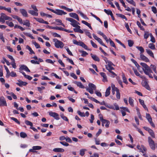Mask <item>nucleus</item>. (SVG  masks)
Here are the masks:
<instances>
[{
	"label": "nucleus",
	"mask_w": 157,
	"mask_h": 157,
	"mask_svg": "<svg viewBox=\"0 0 157 157\" xmlns=\"http://www.w3.org/2000/svg\"><path fill=\"white\" fill-rule=\"evenodd\" d=\"M66 20L71 22V24L74 27L76 28H80V26L78 24H79L78 22L71 18H67Z\"/></svg>",
	"instance_id": "1"
},
{
	"label": "nucleus",
	"mask_w": 157,
	"mask_h": 157,
	"mask_svg": "<svg viewBox=\"0 0 157 157\" xmlns=\"http://www.w3.org/2000/svg\"><path fill=\"white\" fill-rule=\"evenodd\" d=\"M89 88H86V90L91 94L94 93V90H95L96 89V86L94 84L90 83L89 84Z\"/></svg>",
	"instance_id": "2"
},
{
	"label": "nucleus",
	"mask_w": 157,
	"mask_h": 157,
	"mask_svg": "<svg viewBox=\"0 0 157 157\" xmlns=\"http://www.w3.org/2000/svg\"><path fill=\"white\" fill-rule=\"evenodd\" d=\"M148 142L149 145L151 148L154 150L155 149V144L154 141L151 139V137H149L148 138Z\"/></svg>",
	"instance_id": "3"
},
{
	"label": "nucleus",
	"mask_w": 157,
	"mask_h": 157,
	"mask_svg": "<svg viewBox=\"0 0 157 157\" xmlns=\"http://www.w3.org/2000/svg\"><path fill=\"white\" fill-rule=\"evenodd\" d=\"M99 116V118L100 120L104 124H106L105 125V127L106 128H108L109 127V125L110 124V122L107 120L104 119L103 118L102 116L100 114Z\"/></svg>",
	"instance_id": "4"
},
{
	"label": "nucleus",
	"mask_w": 157,
	"mask_h": 157,
	"mask_svg": "<svg viewBox=\"0 0 157 157\" xmlns=\"http://www.w3.org/2000/svg\"><path fill=\"white\" fill-rule=\"evenodd\" d=\"M144 73L146 75L148 76L149 77L151 78H153V77L152 75L151 74V73H153V71L151 69V68L150 67L149 68V69H147L146 70H144L143 71Z\"/></svg>",
	"instance_id": "5"
},
{
	"label": "nucleus",
	"mask_w": 157,
	"mask_h": 157,
	"mask_svg": "<svg viewBox=\"0 0 157 157\" xmlns=\"http://www.w3.org/2000/svg\"><path fill=\"white\" fill-rule=\"evenodd\" d=\"M48 113L50 116L53 117L55 119L57 120L59 119V115L57 113L52 111L49 112Z\"/></svg>",
	"instance_id": "6"
},
{
	"label": "nucleus",
	"mask_w": 157,
	"mask_h": 157,
	"mask_svg": "<svg viewBox=\"0 0 157 157\" xmlns=\"http://www.w3.org/2000/svg\"><path fill=\"white\" fill-rule=\"evenodd\" d=\"M107 63L108 65L106 66V68L107 70H114V68L112 67V66H114V65L112 62L109 61Z\"/></svg>",
	"instance_id": "7"
},
{
	"label": "nucleus",
	"mask_w": 157,
	"mask_h": 157,
	"mask_svg": "<svg viewBox=\"0 0 157 157\" xmlns=\"http://www.w3.org/2000/svg\"><path fill=\"white\" fill-rule=\"evenodd\" d=\"M42 147L40 146H33L32 147V149H30L29 150V151L30 152H34V150H39L41 149Z\"/></svg>",
	"instance_id": "8"
},
{
	"label": "nucleus",
	"mask_w": 157,
	"mask_h": 157,
	"mask_svg": "<svg viewBox=\"0 0 157 157\" xmlns=\"http://www.w3.org/2000/svg\"><path fill=\"white\" fill-rule=\"evenodd\" d=\"M34 19L40 23H44L46 24H49L48 22L44 21L43 19L41 18L34 17Z\"/></svg>",
	"instance_id": "9"
},
{
	"label": "nucleus",
	"mask_w": 157,
	"mask_h": 157,
	"mask_svg": "<svg viewBox=\"0 0 157 157\" xmlns=\"http://www.w3.org/2000/svg\"><path fill=\"white\" fill-rule=\"evenodd\" d=\"M137 148L140 150V151L144 153L143 151H147V149L143 145H141L140 146L139 145L137 146Z\"/></svg>",
	"instance_id": "10"
},
{
	"label": "nucleus",
	"mask_w": 157,
	"mask_h": 157,
	"mask_svg": "<svg viewBox=\"0 0 157 157\" xmlns=\"http://www.w3.org/2000/svg\"><path fill=\"white\" fill-rule=\"evenodd\" d=\"M20 11L23 16L25 17H28L27 12L25 9H21L20 10Z\"/></svg>",
	"instance_id": "11"
},
{
	"label": "nucleus",
	"mask_w": 157,
	"mask_h": 157,
	"mask_svg": "<svg viewBox=\"0 0 157 157\" xmlns=\"http://www.w3.org/2000/svg\"><path fill=\"white\" fill-rule=\"evenodd\" d=\"M18 81L19 82L16 83V84L20 87H22L23 86H26L28 84V83L27 82H24L21 80H18Z\"/></svg>",
	"instance_id": "12"
},
{
	"label": "nucleus",
	"mask_w": 157,
	"mask_h": 157,
	"mask_svg": "<svg viewBox=\"0 0 157 157\" xmlns=\"http://www.w3.org/2000/svg\"><path fill=\"white\" fill-rule=\"evenodd\" d=\"M140 58L141 60H142L146 62H149V60L147 57L145 56L143 54L140 55Z\"/></svg>",
	"instance_id": "13"
},
{
	"label": "nucleus",
	"mask_w": 157,
	"mask_h": 157,
	"mask_svg": "<svg viewBox=\"0 0 157 157\" xmlns=\"http://www.w3.org/2000/svg\"><path fill=\"white\" fill-rule=\"evenodd\" d=\"M19 70H24L27 72H30V70L29 69L27 66L25 65H21L20 67Z\"/></svg>",
	"instance_id": "14"
},
{
	"label": "nucleus",
	"mask_w": 157,
	"mask_h": 157,
	"mask_svg": "<svg viewBox=\"0 0 157 157\" xmlns=\"http://www.w3.org/2000/svg\"><path fill=\"white\" fill-rule=\"evenodd\" d=\"M69 15L71 17L76 19L77 21H79L78 17L76 13H69Z\"/></svg>",
	"instance_id": "15"
},
{
	"label": "nucleus",
	"mask_w": 157,
	"mask_h": 157,
	"mask_svg": "<svg viewBox=\"0 0 157 157\" xmlns=\"http://www.w3.org/2000/svg\"><path fill=\"white\" fill-rule=\"evenodd\" d=\"M142 84L143 86L145 87L147 90H150V87L149 86L147 82L145 80L143 81L142 82Z\"/></svg>",
	"instance_id": "16"
},
{
	"label": "nucleus",
	"mask_w": 157,
	"mask_h": 157,
	"mask_svg": "<svg viewBox=\"0 0 157 157\" xmlns=\"http://www.w3.org/2000/svg\"><path fill=\"white\" fill-rule=\"evenodd\" d=\"M140 64L143 67V71L147 69H149L150 67L148 66L146 63H140Z\"/></svg>",
	"instance_id": "17"
},
{
	"label": "nucleus",
	"mask_w": 157,
	"mask_h": 157,
	"mask_svg": "<svg viewBox=\"0 0 157 157\" xmlns=\"http://www.w3.org/2000/svg\"><path fill=\"white\" fill-rule=\"evenodd\" d=\"M37 12H35L34 10H29L28 11V12L33 16H37L38 15V13Z\"/></svg>",
	"instance_id": "18"
},
{
	"label": "nucleus",
	"mask_w": 157,
	"mask_h": 157,
	"mask_svg": "<svg viewBox=\"0 0 157 157\" xmlns=\"http://www.w3.org/2000/svg\"><path fill=\"white\" fill-rule=\"evenodd\" d=\"M91 55L92 58L94 60L98 62L99 61V58L96 55H93L92 54H91Z\"/></svg>",
	"instance_id": "19"
},
{
	"label": "nucleus",
	"mask_w": 157,
	"mask_h": 157,
	"mask_svg": "<svg viewBox=\"0 0 157 157\" xmlns=\"http://www.w3.org/2000/svg\"><path fill=\"white\" fill-rule=\"evenodd\" d=\"M53 41L55 42V45L57 48H59V40L57 39L54 38L53 39Z\"/></svg>",
	"instance_id": "20"
},
{
	"label": "nucleus",
	"mask_w": 157,
	"mask_h": 157,
	"mask_svg": "<svg viewBox=\"0 0 157 157\" xmlns=\"http://www.w3.org/2000/svg\"><path fill=\"white\" fill-rule=\"evenodd\" d=\"M79 46L82 47L85 49L90 50V49H88L87 46L82 41H80V44H79Z\"/></svg>",
	"instance_id": "21"
},
{
	"label": "nucleus",
	"mask_w": 157,
	"mask_h": 157,
	"mask_svg": "<svg viewBox=\"0 0 157 157\" xmlns=\"http://www.w3.org/2000/svg\"><path fill=\"white\" fill-rule=\"evenodd\" d=\"M111 90L110 86H109L106 90L105 93V96L107 97L109 96L110 94V90Z\"/></svg>",
	"instance_id": "22"
},
{
	"label": "nucleus",
	"mask_w": 157,
	"mask_h": 157,
	"mask_svg": "<svg viewBox=\"0 0 157 157\" xmlns=\"http://www.w3.org/2000/svg\"><path fill=\"white\" fill-rule=\"evenodd\" d=\"M131 60L135 64L136 66L137 67L138 69L139 70H140V66L137 62L133 59H131Z\"/></svg>",
	"instance_id": "23"
},
{
	"label": "nucleus",
	"mask_w": 157,
	"mask_h": 157,
	"mask_svg": "<svg viewBox=\"0 0 157 157\" xmlns=\"http://www.w3.org/2000/svg\"><path fill=\"white\" fill-rule=\"evenodd\" d=\"M100 75L103 78V81L104 82L107 81V78L105 74L103 72L100 73Z\"/></svg>",
	"instance_id": "24"
},
{
	"label": "nucleus",
	"mask_w": 157,
	"mask_h": 157,
	"mask_svg": "<svg viewBox=\"0 0 157 157\" xmlns=\"http://www.w3.org/2000/svg\"><path fill=\"white\" fill-rule=\"evenodd\" d=\"M136 48L140 51V55L142 54L144 51V48L142 47L137 46Z\"/></svg>",
	"instance_id": "25"
},
{
	"label": "nucleus",
	"mask_w": 157,
	"mask_h": 157,
	"mask_svg": "<svg viewBox=\"0 0 157 157\" xmlns=\"http://www.w3.org/2000/svg\"><path fill=\"white\" fill-rule=\"evenodd\" d=\"M0 15L2 20H4V21H5V20H7V18L8 16H6L5 13H1Z\"/></svg>",
	"instance_id": "26"
},
{
	"label": "nucleus",
	"mask_w": 157,
	"mask_h": 157,
	"mask_svg": "<svg viewBox=\"0 0 157 157\" xmlns=\"http://www.w3.org/2000/svg\"><path fill=\"white\" fill-rule=\"evenodd\" d=\"M75 83L78 86H79L81 88H84V86L80 82H76Z\"/></svg>",
	"instance_id": "27"
},
{
	"label": "nucleus",
	"mask_w": 157,
	"mask_h": 157,
	"mask_svg": "<svg viewBox=\"0 0 157 157\" xmlns=\"http://www.w3.org/2000/svg\"><path fill=\"white\" fill-rule=\"evenodd\" d=\"M79 51L82 54L81 56H86L88 54L87 52L84 51L79 50Z\"/></svg>",
	"instance_id": "28"
},
{
	"label": "nucleus",
	"mask_w": 157,
	"mask_h": 157,
	"mask_svg": "<svg viewBox=\"0 0 157 157\" xmlns=\"http://www.w3.org/2000/svg\"><path fill=\"white\" fill-rule=\"evenodd\" d=\"M26 48L30 51V54H35V52L28 45H27L26 46Z\"/></svg>",
	"instance_id": "29"
},
{
	"label": "nucleus",
	"mask_w": 157,
	"mask_h": 157,
	"mask_svg": "<svg viewBox=\"0 0 157 157\" xmlns=\"http://www.w3.org/2000/svg\"><path fill=\"white\" fill-rule=\"evenodd\" d=\"M20 136L21 137L23 138L26 137L27 136V134L24 132H20Z\"/></svg>",
	"instance_id": "30"
},
{
	"label": "nucleus",
	"mask_w": 157,
	"mask_h": 157,
	"mask_svg": "<svg viewBox=\"0 0 157 157\" xmlns=\"http://www.w3.org/2000/svg\"><path fill=\"white\" fill-rule=\"evenodd\" d=\"M133 101V100L131 97H129L128 102L130 105L132 106H134Z\"/></svg>",
	"instance_id": "31"
},
{
	"label": "nucleus",
	"mask_w": 157,
	"mask_h": 157,
	"mask_svg": "<svg viewBox=\"0 0 157 157\" xmlns=\"http://www.w3.org/2000/svg\"><path fill=\"white\" fill-rule=\"evenodd\" d=\"M147 53L151 56L154 57V54L149 49H146Z\"/></svg>",
	"instance_id": "32"
},
{
	"label": "nucleus",
	"mask_w": 157,
	"mask_h": 157,
	"mask_svg": "<svg viewBox=\"0 0 157 157\" xmlns=\"http://www.w3.org/2000/svg\"><path fill=\"white\" fill-rule=\"evenodd\" d=\"M24 25H25L26 26L29 27L30 26V23L29 21L28 20H26L25 22L22 23Z\"/></svg>",
	"instance_id": "33"
},
{
	"label": "nucleus",
	"mask_w": 157,
	"mask_h": 157,
	"mask_svg": "<svg viewBox=\"0 0 157 157\" xmlns=\"http://www.w3.org/2000/svg\"><path fill=\"white\" fill-rule=\"evenodd\" d=\"M10 118L11 120L14 121L16 123H17L19 125L20 124V122L19 121L17 118L13 117H10Z\"/></svg>",
	"instance_id": "34"
},
{
	"label": "nucleus",
	"mask_w": 157,
	"mask_h": 157,
	"mask_svg": "<svg viewBox=\"0 0 157 157\" xmlns=\"http://www.w3.org/2000/svg\"><path fill=\"white\" fill-rule=\"evenodd\" d=\"M116 15L118 17L125 19L126 21L127 20V18H126V17L123 14L117 13L116 14Z\"/></svg>",
	"instance_id": "35"
},
{
	"label": "nucleus",
	"mask_w": 157,
	"mask_h": 157,
	"mask_svg": "<svg viewBox=\"0 0 157 157\" xmlns=\"http://www.w3.org/2000/svg\"><path fill=\"white\" fill-rule=\"evenodd\" d=\"M104 11L106 14L108 15H111L113 14L112 11L110 10H106V9H104Z\"/></svg>",
	"instance_id": "36"
},
{
	"label": "nucleus",
	"mask_w": 157,
	"mask_h": 157,
	"mask_svg": "<svg viewBox=\"0 0 157 157\" xmlns=\"http://www.w3.org/2000/svg\"><path fill=\"white\" fill-rule=\"evenodd\" d=\"M111 86L112 90L115 91L116 92L119 90V89L115 87V85L113 84H112L111 85Z\"/></svg>",
	"instance_id": "37"
},
{
	"label": "nucleus",
	"mask_w": 157,
	"mask_h": 157,
	"mask_svg": "<svg viewBox=\"0 0 157 157\" xmlns=\"http://www.w3.org/2000/svg\"><path fill=\"white\" fill-rule=\"evenodd\" d=\"M109 42L110 45L112 47H114L115 49H116V47L114 43V42L111 40L109 38Z\"/></svg>",
	"instance_id": "38"
},
{
	"label": "nucleus",
	"mask_w": 157,
	"mask_h": 157,
	"mask_svg": "<svg viewBox=\"0 0 157 157\" xmlns=\"http://www.w3.org/2000/svg\"><path fill=\"white\" fill-rule=\"evenodd\" d=\"M24 34L26 36L30 37L32 39H35L34 37L32 35L29 33H24Z\"/></svg>",
	"instance_id": "39"
},
{
	"label": "nucleus",
	"mask_w": 157,
	"mask_h": 157,
	"mask_svg": "<svg viewBox=\"0 0 157 157\" xmlns=\"http://www.w3.org/2000/svg\"><path fill=\"white\" fill-rule=\"evenodd\" d=\"M25 123L26 124V125H29L31 127H32L33 126V124L32 123L28 120L25 121Z\"/></svg>",
	"instance_id": "40"
},
{
	"label": "nucleus",
	"mask_w": 157,
	"mask_h": 157,
	"mask_svg": "<svg viewBox=\"0 0 157 157\" xmlns=\"http://www.w3.org/2000/svg\"><path fill=\"white\" fill-rule=\"evenodd\" d=\"M137 25H138V26H139V27L140 28V29L142 30H144V29L143 27V26H142L140 22L137 21Z\"/></svg>",
	"instance_id": "41"
},
{
	"label": "nucleus",
	"mask_w": 157,
	"mask_h": 157,
	"mask_svg": "<svg viewBox=\"0 0 157 157\" xmlns=\"http://www.w3.org/2000/svg\"><path fill=\"white\" fill-rule=\"evenodd\" d=\"M149 133L150 135L154 138H155V133L153 131L152 129H151L149 132Z\"/></svg>",
	"instance_id": "42"
},
{
	"label": "nucleus",
	"mask_w": 157,
	"mask_h": 157,
	"mask_svg": "<svg viewBox=\"0 0 157 157\" xmlns=\"http://www.w3.org/2000/svg\"><path fill=\"white\" fill-rule=\"evenodd\" d=\"M86 150L85 149H82L80 150V154L82 156H83L85 154V151H86Z\"/></svg>",
	"instance_id": "43"
},
{
	"label": "nucleus",
	"mask_w": 157,
	"mask_h": 157,
	"mask_svg": "<svg viewBox=\"0 0 157 157\" xmlns=\"http://www.w3.org/2000/svg\"><path fill=\"white\" fill-rule=\"evenodd\" d=\"M97 40L103 46H104L105 47H107V46L103 42L102 40H101V39L99 38Z\"/></svg>",
	"instance_id": "44"
},
{
	"label": "nucleus",
	"mask_w": 157,
	"mask_h": 157,
	"mask_svg": "<svg viewBox=\"0 0 157 157\" xmlns=\"http://www.w3.org/2000/svg\"><path fill=\"white\" fill-rule=\"evenodd\" d=\"M147 120L150 123L151 125L154 128L155 127V125L153 123V122L152 121V119L151 118L147 119Z\"/></svg>",
	"instance_id": "45"
},
{
	"label": "nucleus",
	"mask_w": 157,
	"mask_h": 157,
	"mask_svg": "<svg viewBox=\"0 0 157 157\" xmlns=\"http://www.w3.org/2000/svg\"><path fill=\"white\" fill-rule=\"evenodd\" d=\"M33 44H34L36 48H40V45L36 41H33Z\"/></svg>",
	"instance_id": "46"
},
{
	"label": "nucleus",
	"mask_w": 157,
	"mask_h": 157,
	"mask_svg": "<svg viewBox=\"0 0 157 157\" xmlns=\"http://www.w3.org/2000/svg\"><path fill=\"white\" fill-rule=\"evenodd\" d=\"M151 69H153L154 72L156 74L157 73L156 71V67L155 65H151Z\"/></svg>",
	"instance_id": "47"
},
{
	"label": "nucleus",
	"mask_w": 157,
	"mask_h": 157,
	"mask_svg": "<svg viewBox=\"0 0 157 157\" xmlns=\"http://www.w3.org/2000/svg\"><path fill=\"white\" fill-rule=\"evenodd\" d=\"M61 117L64 120H65L66 121H68V119H67V117H66L65 116L64 114H61Z\"/></svg>",
	"instance_id": "48"
},
{
	"label": "nucleus",
	"mask_w": 157,
	"mask_h": 157,
	"mask_svg": "<svg viewBox=\"0 0 157 157\" xmlns=\"http://www.w3.org/2000/svg\"><path fill=\"white\" fill-rule=\"evenodd\" d=\"M78 13H79L81 16H82L85 19H88V18L86 16L84 15L81 12L79 11Z\"/></svg>",
	"instance_id": "49"
},
{
	"label": "nucleus",
	"mask_w": 157,
	"mask_h": 157,
	"mask_svg": "<svg viewBox=\"0 0 157 157\" xmlns=\"http://www.w3.org/2000/svg\"><path fill=\"white\" fill-rule=\"evenodd\" d=\"M122 79L124 82L126 84H128V82L127 81L125 75L124 74L122 75Z\"/></svg>",
	"instance_id": "50"
},
{
	"label": "nucleus",
	"mask_w": 157,
	"mask_h": 157,
	"mask_svg": "<svg viewBox=\"0 0 157 157\" xmlns=\"http://www.w3.org/2000/svg\"><path fill=\"white\" fill-rule=\"evenodd\" d=\"M148 47L152 49H155V45L152 43L150 44H149Z\"/></svg>",
	"instance_id": "51"
},
{
	"label": "nucleus",
	"mask_w": 157,
	"mask_h": 157,
	"mask_svg": "<svg viewBox=\"0 0 157 157\" xmlns=\"http://www.w3.org/2000/svg\"><path fill=\"white\" fill-rule=\"evenodd\" d=\"M128 46L130 47L132 46L134 44L133 42L131 40H128Z\"/></svg>",
	"instance_id": "52"
},
{
	"label": "nucleus",
	"mask_w": 157,
	"mask_h": 157,
	"mask_svg": "<svg viewBox=\"0 0 157 157\" xmlns=\"http://www.w3.org/2000/svg\"><path fill=\"white\" fill-rule=\"evenodd\" d=\"M85 33L86 35H87L89 38H92V36L90 32L87 31V30H86L85 31Z\"/></svg>",
	"instance_id": "53"
},
{
	"label": "nucleus",
	"mask_w": 157,
	"mask_h": 157,
	"mask_svg": "<svg viewBox=\"0 0 157 157\" xmlns=\"http://www.w3.org/2000/svg\"><path fill=\"white\" fill-rule=\"evenodd\" d=\"M59 30H64L65 31L67 32L68 33H71L73 32V31H72L68 30L60 27H59Z\"/></svg>",
	"instance_id": "54"
},
{
	"label": "nucleus",
	"mask_w": 157,
	"mask_h": 157,
	"mask_svg": "<svg viewBox=\"0 0 157 157\" xmlns=\"http://www.w3.org/2000/svg\"><path fill=\"white\" fill-rule=\"evenodd\" d=\"M149 35L151 38V41L153 43H155V40L152 34L150 33Z\"/></svg>",
	"instance_id": "55"
},
{
	"label": "nucleus",
	"mask_w": 157,
	"mask_h": 157,
	"mask_svg": "<svg viewBox=\"0 0 157 157\" xmlns=\"http://www.w3.org/2000/svg\"><path fill=\"white\" fill-rule=\"evenodd\" d=\"M77 113L79 115L82 117H85V116L84 113L81 112L80 111H77Z\"/></svg>",
	"instance_id": "56"
},
{
	"label": "nucleus",
	"mask_w": 157,
	"mask_h": 157,
	"mask_svg": "<svg viewBox=\"0 0 157 157\" xmlns=\"http://www.w3.org/2000/svg\"><path fill=\"white\" fill-rule=\"evenodd\" d=\"M0 39L2 40L3 42H5V39L3 36V34L2 33H0Z\"/></svg>",
	"instance_id": "57"
},
{
	"label": "nucleus",
	"mask_w": 157,
	"mask_h": 157,
	"mask_svg": "<svg viewBox=\"0 0 157 157\" xmlns=\"http://www.w3.org/2000/svg\"><path fill=\"white\" fill-rule=\"evenodd\" d=\"M127 1L129 3L133 5L134 6H136V3L135 2L133 1V0H127Z\"/></svg>",
	"instance_id": "58"
},
{
	"label": "nucleus",
	"mask_w": 157,
	"mask_h": 157,
	"mask_svg": "<svg viewBox=\"0 0 157 157\" xmlns=\"http://www.w3.org/2000/svg\"><path fill=\"white\" fill-rule=\"evenodd\" d=\"M65 48L66 49L68 54L71 56H73V55L72 54V52H71V51L69 50V49L68 48H67V47H65Z\"/></svg>",
	"instance_id": "59"
},
{
	"label": "nucleus",
	"mask_w": 157,
	"mask_h": 157,
	"mask_svg": "<svg viewBox=\"0 0 157 157\" xmlns=\"http://www.w3.org/2000/svg\"><path fill=\"white\" fill-rule=\"evenodd\" d=\"M149 34L148 32H145V33L144 35V38L145 39H147L149 37Z\"/></svg>",
	"instance_id": "60"
},
{
	"label": "nucleus",
	"mask_w": 157,
	"mask_h": 157,
	"mask_svg": "<svg viewBox=\"0 0 157 157\" xmlns=\"http://www.w3.org/2000/svg\"><path fill=\"white\" fill-rule=\"evenodd\" d=\"M30 62L33 64H39V63L38 61H35V60L33 59L31 60L30 61Z\"/></svg>",
	"instance_id": "61"
},
{
	"label": "nucleus",
	"mask_w": 157,
	"mask_h": 157,
	"mask_svg": "<svg viewBox=\"0 0 157 157\" xmlns=\"http://www.w3.org/2000/svg\"><path fill=\"white\" fill-rule=\"evenodd\" d=\"M31 6L32 8H33V10L35 11L36 12H38V10L37 9L36 6H35L33 4V5H31Z\"/></svg>",
	"instance_id": "62"
},
{
	"label": "nucleus",
	"mask_w": 157,
	"mask_h": 157,
	"mask_svg": "<svg viewBox=\"0 0 157 157\" xmlns=\"http://www.w3.org/2000/svg\"><path fill=\"white\" fill-rule=\"evenodd\" d=\"M116 97L118 99H120V93L119 91H118L116 92Z\"/></svg>",
	"instance_id": "63"
},
{
	"label": "nucleus",
	"mask_w": 157,
	"mask_h": 157,
	"mask_svg": "<svg viewBox=\"0 0 157 157\" xmlns=\"http://www.w3.org/2000/svg\"><path fill=\"white\" fill-rule=\"evenodd\" d=\"M80 41H80L79 42H78L76 40H73V43L74 44H76V45H79V44H80Z\"/></svg>",
	"instance_id": "64"
}]
</instances>
